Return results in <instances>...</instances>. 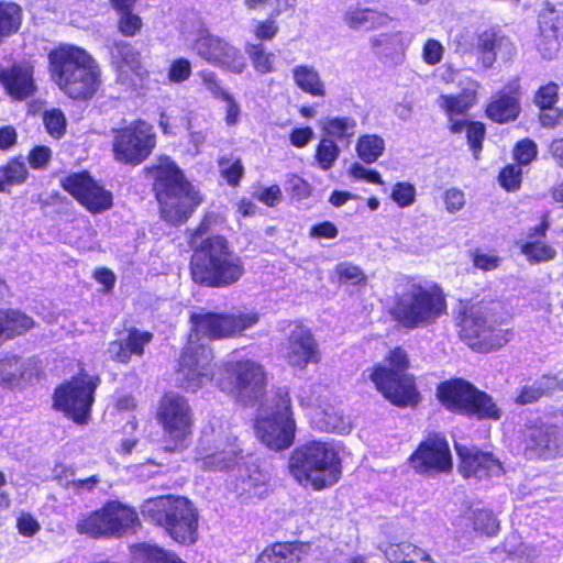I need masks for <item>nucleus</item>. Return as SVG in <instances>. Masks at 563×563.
<instances>
[{"instance_id":"69168bd1","label":"nucleus","mask_w":563,"mask_h":563,"mask_svg":"<svg viewBox=\"0 0 563 563\" xmlns=\"http://www.w3.org/2000/svg\"><path fill=\"white\" fill-rule=\"evenodd\" d=\"M558 99V86L549 84L541 87L536 95V103L542 109L551 108Z\"/></svg>"},{"instance_id":"a18cd8bd","label":"nucleus","mask_w":563,"mask_h":563,"mask_svg":"<svg viewBox=\"0 0 563 563\" xmlns=\"http://www.w3.org/2000/svg\"><path fill=\"white\" fill-rule=\"evenodd\" d=\"M358 157L367 164L376 162L385 151V141L377 134H365L356 143Z\"/></svg>"},{"instance_id":"423d86ee","label":"nucleus","mask_w":563,"mask_h":563,"mask_svg":"<svg viewBox=\"0 0 563 563\" xmlns=\"http://www.w3.org/2000/svg\"><path fill=\"white\" fill-rule=\"evenodd\" d=\"M445 307V297L440 287L408 280L397 295L391 313L404 327L415 329L434 322Z\"/></svg>"},{"instance_id":"052dcab7","label":"nucleus","mask_w":563,"mask_h":563,"mask_svg":"<svg viewBox=\"0 0 563 563\" xmlns=\"http://www.w3.org/2000/svg\"><path fill=\"white\" fill-rule=\"evenodd\" d=\"M522 170L517 165H507L499 174L500 185L508 191H515L520 187Z\"/></svg>"},{"instance_id":"9b49d317","label":"nucleus","mask_w":563,"mask_h":563,"mask_svg":"<svg viewBox=\"0 0 563 563\" xmlns=\"http://www.w3.org/2000/svg\"><path fill=\"white\" fill-rule=\"evenodd\" d=\"M217 382L221 390L247 402L262 395L266 385V375L258 363L232 354L222 362Z\"/></svg>"},{"instance_id":"412c9836","label":"nucleus","mask_w":563,"mask_h":563,"mask_svg":"<svg viewBox=\"0 0 563 563\" xmlns=\"http://www.w3.org/2000/svg\"><path fill=\"white\" fill-rule=\"evenodd\" d=\"M317 390L312 386H306L300 389L298 394V401L302 407L312 410V420L318 429L327 432L347 433L351 430V424L343 416L333 407L327 406L323 408V397L316 396Z\"/></svg>"},{"instance_id":"5701e85b","label":"nucleus","mask_w":563,"mask_h":563,"mask_svg":"<svg viewBox=\"0 0 563 563\" xmlns=\"http://www.w3.org/2000/svg\"><path fill=\"white\" fill-rule=\"evenodd\" d=\"M111 56L121 84L131 88L143 86L148 71L143 66L141 53L135 47L126 42H118L111 51Z\"/></svg>"},{"instance_id":"f8f14e48","label":"nucleus","mask_w":563,"mask_h":563,"mask_svg":"<svg viewBox=\"0 0 563 563\" xmlns=\"http://www.w3.org/2000/svg\"><path fill=\"white\" fill-rule=\"evenodd\" d=\"M438 397L450 411L475 416L479 419L498 420L501 409L494 399L463 379L442 383Z\"/></svg>"},{"instance_id":"7ed1b4c3","label":"nucleus","mask_w":563,"mask_h":563,"mask_svg":"<svg viewBox=\"0 0 563 563\" xmlns=\"http://www.w3.org/2000/svg\"><path fill=\"white\" fill-rule=\"evenodd\" d=\"M154 191L164 220L173 224L185 222L201 202L195 187L169 157L163 156L152 166Z\"/></svg>"},{"instance_id":"f3484780","label":"nucleus","mask_w":563,"mask_h":563,"mask_svg":"<svg viewBox=\"0 0 563 563\" xmlns=\"http://www.w3.org/2000/svg\"><path fill=\"white\" fill-rule=\"evenodd\" d=\"M157 420L162 424L170 450L186 445L191 435L192 412L188 400L176 393H167L157 408Z\"/></svg>"},{"instance_id":"b1692460","label":"nucleus","mask_w":563,"mask_h":563,"mask_svg":"<svg viewBox=\"0 0 563 563\" xmlns=\"http://www.w3.org/2000/svg\"><path fill=\"white\" fill-rule=\"evenodd\" d=\"M479 84L472 81L470 87L464 88L459 95H441L438 98V106L444 111L449 119L450 130L453 133H462L466 120L463 117L477 102V90Z\"/></svg>"},{"instance_id":"13d9d810","label":"nucleus","mask_w":563,"mask_h":563,"mask_svg":"<svg viewBox=\"0 0 563 563\" xmlns=\"http://www.w3.org/2000/svg\"><path fill=\"white\" fill-rule=\"evenodd\" d=\"M46 131L54 137H60L66 128V119L60 110L52 109L43 115Z\"/></svg>"},{"instance_id":"c9c22d12","label":"nucleus","mask_w":563,"mask_h":563,"mask_svg":"<svg viewBox=\"0 0 563 563\" xmlns=\"http://www.w3.org/2000/svg\"><path fill=\"white\" fill-rule=\"evenodd\" d=\"M291 76L295 85L305 93L312 97L325 96V84L313 66L297 65L291 69Z\"/></svg>"},{"instance_id":"2f4dec72","label":"nucleus","mask_w":563,"mask_h":563,"mask_svg":"<svg viewBox=\"0 0 563 563\" xmlns=\"http://www.w3.org/2000/svg\"><path fill=\"white\" fill-rule=\"evenodd\" d=\"M411 43V36L401 31L379 33L371 38L376 55L398 60Z\"/></svg>"},{"instance_id":"6e6552de","label":"nucleus","mask_w":563,"mask_h":563,"mask_svg":"<svg viewBox=\"0 0 563 563\" xmlns=\"http://www.w3.org/2000/svg\"><path fill=\"white\" fill-rule=\"evenodd\" d=\"M242 460L243 450L229 424L218 422L203 429L195 456L200 470L228 473L239 468Z\"/></svg>"},{"instance_id":"4468645a","label":"nucleus","mask_w":563,"mask_h":563,"mask_svg":"<svg viewBox=\"0 0 563 563\" xmlns=\"http://www.w3.org/2000/svg\"><path fill=\"white\" fill-rule=\"evenodd\" d=\"M139 525L134 509L120 503H108L101 509L82 516L77 525V531L90 537L121 536Z\"/></svg>"},{"instance_id":"72a5a7b5","label":"nucleus","mask_w":563,"mask_h":563,"mask_svg":"<svg viewBox=\"0 0 563 563\" xmlns=\"http://www.w3.org/2000/svg\"><path fill=\"white\" fill-rule=\"evenodd\" d=\"M306 554V547L300 543H274L266 547L255 563H299Z\"/></svg>"},{"instance_id":"4be33fe9","label":"nucleus","mask_w":563,"mask_h":563,"mask_svg":"<svg viewBox=\"0 0 563 563\" xmlns=\"http://www.w3.org/2000/svg\"><path fill=\"white\" fill-rule=\"evenodd\" d=\"M283 355L287 363L296 368L303 369L308 364H317L321 360L319 345L308 328L296 325L283 347Z\"/></svg>"},{"instance_id":"20e7f679","label":"nucleus","mask_w":563,"mask_h":563,"mask_svg":"<svg viewBox=\"0 0 563 563\" xmlns=\"http://www.w3.org/2000/svg\"><path fill=\"white\" fill-rule=\"evenodd\" d=\"M242 258L232 252L228 241L219 235L206 239L191 258V276L195 283L223 288L238 283L244 275Z\"/></svg>"},{"instance_id":"774afa93","label":"nucleus","mask_w":563,"mask_h":563,"mask_svg":"<svg viewBox=\"0 0 563 563\" xmlns=\"http://www.w3.org/2000/svg\"><path fill=\"white\" fill-rule=\"evenodd\" d=\"M16 528L22 536L32 537L38 532L41 526L32 515L22 512L16 519Z\"/></svg>"},{"instance_id":"7c9ffc66","label":"nucleus","mask_w":563,"mask_h":563,"mask_svg":"<svg viewBox=\"0 0 563 563\" xmlns=\"http://www.w3.org/2000/svg\"><path fill=\"white\" fill-rule=\"evenodd\" d=\"M151 339L152 334L150 332L130 330L125 335L109 344L108 354L114 361L126 363L132 354L141 355L144 345Z\"/></svg>"},{"instance_id":"e2e57ef3","label":"nucleus","mask_w":563,"mask_h":563,"mask_svg":"<svg viewBox=\"0 0 563 563\" xmlns=\"http://www.w3.org/2000/svg\"><path fill=\"white\" fill-rule=\"evenodd\" d=\"M537 153L536 143L526 139L517 143L514 150V157L519 165H528L536 158Z\"/></svg>"},{"instance_id":"8fccbe9b","label":"nucleus","mask_w":563,"mask_h":563,"mask_svg":"<svg viewBox=\"0 0 563 563\" xmlns=\"http://www.w3.org/2000/svg\"><path fill=\"white\" fill-rule=\"evenodd\" d=\"M521 252L531 263L548 262L556 256L553 246L540 240H530L521 245Z\"/></svg>"},{"instance_id":"e433bc0d","label":"nucleus","mask_w":563,"mask_h":563,"mask_svg":"<svg viewBox=\"0 0 563 563\" xmlns=\"http://www.w3.org/2000/svg\"><path fill=\"white\" fill-rule=\"evenodd\" d=\"M393 19L373 9H353L345 15L346 24L354 30L369 31L387 26Z\"/></svg>"},{"instance_id":"09e8293b","label":"nucleus","mask_w":563,"mask_h":563,"mask_svg":"<svg viewBox=\"0 0 563 563\" xmlns=\"http://www.w3.org/2000/svg\"><path fill=\"white\" fill-rule=\"evenodd\" d=\"M27 168L24 162L19 159L10 161L0 168V192L8 190L10 186H16L26 180Z\"/></svg>"},{"instance_id":"0e129e2a","label":"nucleus","mask_w":563,"mask_h":563,"mask_svg":"<svg viewBox=\"0 0 563 563\" xmlns=\"http://www.w3.org/2000/svg\"><path fill=\"white\" fill-rule=\"evenodd\" d=\"M443 53V45L434 38H429L423 45L422 58L426 64L433 66L442 60Z\"/></svg>"},{"instance_id":"4c0bfd02","label":"nucleus","mask_w":563,"mask_h":563,"mask_svg":"<svg viewBox=\"0 0 563 563\" xmlns=\"http://www.w3.org/2000/svg\"><path fill=\"white\" fill-rule=\"evenodd\" d=\"M324 137L349 142L356 133L357 122L352 117L329 115L319 123Z\"/></svg>"},{"instance_id":"1a4fd4ad","label":"nucleus","mask_w":563,"mask_h":563,"mask_svg":"<svg viewBox=\"0 0 563 563\" xmlns=\"http://www.w3.org/2000/svg\"><path fill=\"white\" fill-rule=\"evenodd\" d=\"M407 368V353L395 347L380 363L367 368L364 375L386 399L398 406H407L416 404L418 398L413 377L406 374Z\"/></svg>"},{"instance_id":"f704fd0d","label":"nucleus","mask_w":563,"mask_h":563,"mask_svg":"<svg viewBox=\"0 0 563 563\" xmlns=\"http://www.w3.org/2000/svg\"><path fill=\"white\" fill-rule=\"evenodd\" d=\"M34 321L20 310L0 309V345L32 329Z\"/></svg>"},{"instance_id":"aec40b11","label":"nucleus","mask_w":563,"mask_h":563,"mask_svg":"<svg viewBox=\"0 0 563 563\" xmlns=\"http://www.w3.org/2000/svg\"><path fill=\"white\" fill-rule=\"evenodd\" d=\"M410 464L419 473L451 470L452 457L448 441L438 433L429 434L411 454Z\"/></svg>"},{"instance_id":"3c124183","label":"nucleus","mask_w":563,"mask_h":563,"mask_svg":"<svg viewBox=\"0 0 563 563\" xmlns=\"http://www.w3.org/2000/svg\"><path fill=\"white\" fill-rule=\"evenodd\" d=\"M340 147L333 140L322 137L317 145L314 158L322 170H329L335 164L340 155Z\"/></svg>"},{"instance_id":"49530a36","label":"nucleus","mask_w":563,"mask_h":563,"mask_svg":"<svg viewBox=\"0 0 563 563\" xmlns=\"http://www.w3.org/2000/svg\"><path fill=\"white\" fill-rule=\"evenodd\" d=\"M22 22L21 8L12 2H0V42L19 31Z\"/></svg>"},{"instance_id":"680f3d73","label":"nucleus","mask_w":563,"mask_h":563,"mask_svg":"<svg viewBox=\"0 0 563 563\" xmlns=\"http://www.w3.org/2000/svg\"><path fill=\"white\" fill-rule=\"evenodd\" d=\"M190 75L191 63L187 58H176L170 63L167 74L169 81L180 84L186 81Z\"/></svg>"},{"instance_id":"864d4df0","label":"nucleus","mask_w":563,"mask_h":563,"mask_svg":"<svg viewBox=\"0 0 563 563\" xmlns=\"http://www.w3.org/2000/svg\"><path fill=\"white\" fill-rule=\"evenodd\" d=\"M23 364L15 356H7L0 361V383L15 384L23 376Z\"/></svg>"},{"instance_id":"c85d7f7f","label":"nucleus","mask_w":563,"mask_h":563,"mask_svg":"<svg viewBox=\"0 0 563 563\" xmlns=\"http://www.w3.org/2000/svg\"><path fill=\"white\" fill-rule=\"evenodd\" d=\"M519 82L511 81L505 89L496 92L486 108L487 115L495 122L505 123L515 120L520 112Z\"/></svg>"},{"instance_id":"338daca9","label":"nucleus","mask_w":563,"mask_h":563,"mask_svg":"<svg viewBox=\"0 0 563 563\" xmlns=\"http://www.w3.org/2000/svg\"><path fill=\"white\" fill-rule=\"evenodd\" d=\"M287 189L291 192L296 199H305L310 196V185L297 175H291L287 179Z\"/></svg>"},{"instance_id":"a878e982","label":"nucleus","mask_w":563,"mask_h":563,"mask_svg":"<svg viewBox=\"0 0 563 563\" xmlns=\"http://www.w3.org/2000/svg\"><path fill=\"white\" fill-rule=\"evenodd\" d=\"M0 82L14 100H24L36 90L33 67L27 63L15 64L0 70Z\"/></svg>"},{"instance_id":"a211bd4d","label":"nucleus","mask_w":563,"mask_h":563,"mask_svg":"<svg viewBox=\"0 0 563 563\" xmlns=\"http://www.w3.org/2000/svg\"><path fill=\"white\" fill-rule=\"evenodd\" d=\"M191 48L207 63L223 70L242 74L247 68L246 58L239 48L205 27L197 30Z\"/></svg>"},{"instance_id":"a19ab883","label":"nucleus","mask_w":563,"mask_h":563,"mask_svg":"<svg viewBox=\"0 0 563 563\" xmlns=\"http://www.w3.org/2000/svg\"><path fill=\"white\" fill-rule=\"evenodd\" d=\"M549 24H551L550 27H551L552 34L548 35L550 40H549L547 46H542V44H539V51L541 52L543 57L553 58V56L559 51L558 38H559L560 29L563 27V12L551 11L548 15L542 16V21H541L542 34L547 33L545 27Z\"/></svg>"},{"instance_id":"c03bdc74","label":"nucleus","mask_w":563,"mask_h":563,"mask_svg":"<svg viewBox=\"0 0 563 563\" xmlns=\"http://www.w3.org/2000/svg\"><path fill=\"white\" fill-rule=\"evenodd\" d=\"M504 547L505 551L519 563H534L540 554V550L536 545L523 542L517 534L507 537Z\"/></svg>"},{"instance_id":"473e14b6","label":"nucleus","mask_w":563,"mask_h":563,"mask_svg":"<svg viewBox=\"0 0 563 563\" xmlns=\"http://www.w3.org/2000/svg\"><path fill=\"white\" fill-rule=\"evenodd\" d=\"M384 555L389 563H438L426 549L408 541L388 544Z\"/></svg>"},{"instance_id":"bf43d9fd","label":"nucleus","mask_w":563,"mask_h":563,"mask_svg":"<svg viewBox=\"0 0 563 563\" xmlns=\"http://www.w3.org/2000/svg\"><path fill=\"white\" fill-rule=\"evenodd\" d=\"M221 176L232 186L242 177L243 166L239 158H221L219 162Z\"/></svg>"},{"instance_id":"0eeeda50","label":"nucleus","mask_w":563,"mask_h":563,"mask_svg":"<svg viewBox=\"0 0 563 563\" xmlns=\"http://www.w3.org/2000/svg\"><path fill=\"white\" fill-rule=\"evenodd\" d=\"M145 518L164 527L177 542L189 544L196 541L198 514L185 497L159 496L145 500L141 506Z\"/></svg>"},{"instance_id":"37998d69","label":"nucleus","mask_w":563,"mask_h":563,"mask_svg":"<svg viewBox=\"0 0 563 563\" xmlns=\"http://www.w3.org/2000/svg\"><path fill=\"white\" fill-rule=\"evenodd\" d=\"M466 519L472 523L475 532L487 537L497 534L500 529L498 518L492 510L486 508L472 509Z\"/></svg>"},{"instance_id":"de8ad7c7","label":"nucleus","mask_w":563,"mask_h":563,"mask_svg":"<svg viewBox=\"0 0 563 563\" xmlns=\"http://www.w3.org/2000/svg\"><path fill=\"white\" fill-rule=\"evenodd\" d=\"M245 52L252 62V66L261 75L275 71V54L268 52L262 44L247 43Z\"/></svg>"},{"instance_id":"393cba45","label":"nucleus","mask_w":563,"mask_h":563,"mask_svg":"<svg viewBox=\"0 0 563 563\" xmlns=\"http://www.w3.org/2000/svg\"><path fill=\"white\" fill-rule=\"evenodd\" d=\"M456 450L460 457L459 470L464 477L482 479L503 473L501 463L493 454L462 446H456Z\"/></svg>"},{"instance_id":"603ef678","label":"nucleus","mask_w":563,"mask_h":563,"mask_svg":"<svg viewBox=\"0 0 563 563\" xmlns=\"http://www.w3.org/2000/svg\"><path fill=\"white\" fill-rule=\"evenodd\" d=\"M334 274L339 283L350 284L354 286L365 285L367 282L364 271L350 262L339 263L334 268Z\"/></svg>"},{"instance_id":"39448f33","label":"nucleus","mask_w":563,"mask_h":563,"mask_svg":"<svg viewBox=\"0 0 563 563\" xmlns=\"http://www.w3.org/2000/svg\"><path fill=\"white\" fill-rule=\"evenodd\" d=\"M295 481L316 490L335 484L341 475L339 449L332 442L310 441L296 448L288 461Z\"/></svg>"},{"instance_id":"2eb2a0df","label":"nucleus","mask_w":563,"mask_h":563,"mask_svg":"<svg viewBox=\"0 0 563 563\" xmlns=\"http://www.w3.org/2000/svg\"><path fill=\"white\" fill-rule=\"evenodd\" d=\"M99 385L97 376L80 373L56 388L54 406L75 422L85 423L90 415L93 394Z\"/></svg>"},{"instance_id":"5fc2aeb1","label":"nucleus","mask_w":563,"mask_h":563,"mask_svg":"<svg viewBox=\"0 0 563 563\" xmlns=\"http://www.w3.org/2000/svg\"><path fill=\"white\" fill-rule=\"evenodd\" d=\"M245 5L253 10L260 7H269L271 18H277L287 11H294L297 0H244Z\"/></svg>"},{"instance_id":"f257e3e1","label":"nucleus","mask_w":563,"mask_h":563,"mask_svg":"<svg viewBox=\"0 0 563 563\" xmlns=\"http://www.w3.org/2000/svg\"><path fill=\"white\" fill-rule=\"evenodd\" d=\"M260 314L253 310H235L229 313L197 312L190 316L191 333L184 349L178 367V382L187 391H197L213 377L212 351L200 338L221 340L241 335L254 327Z\"/></svg>"},{"instance_id":"6ab92c4d","label":"nucleus","mask_w":563,"mask_h":563,"mask_svg":"<svg viewBox=\"0 0 563 563\" xmlns=\"http://www.w3.org/2000/svg\"><path fill=\"white\" fill-rule=\"evenodd\" d=\"M62 186L91 213H101L112 207V194L86 172L64 177Z\"/></svg>"},{"instance_id":"c756f323","label":"nucleus","mask_w":563,"mask_h":563,"mask_svg":"<svg viewBox=\"0 0 563 563\" xmlns=\"http://www.w3.org/2000/svg\"><path fill=\"white\" fill-rule=\"evenodd\" d=\"M527 451L540 457H555L563 451V437L555 427L531 429L527 440Z\"/></svg>"},{"instance_id":"bb28decb","label":"nucleus","mask_w":563,"mask_h":563,"mask_svg":"<svg viewBox=\"0 0 563 563\" xmlns=\"http://www.w3.org/2000/svg\"><path fill=\"white\" fill-rule=\"evenodd\" d=\"M474 47L485 68H490L498 56L508 58L515 51L512 42L494 30L478 33L474 40Z\"/></svg>"},{"instance_id":"79ce46f5","label":"nucleus","mask_w":563,"mask_h":563,"mask_svg":"<svg viewBox=\"0 0 563 563\" xmlns=\"http://www.w3.org/2000/svg\"><path fill=\"white\" fill-rule=\"evenodd\" d=\"M555 389L563 390V379L559 380L554 376H543L533 385L523 387L517 397V402L521 405L530 404Z\"/></svg>"},{"instance_id":"6e6d98bb","label":"nucleus","mask_w":563,"mask_h":563,"mask_svg":"<svg viewBox=\"0 0 563 563\" xmlns=\"http://www.w3.org/2000/svg\"><path fill=\"white\" fill-rule=\"evenodd\" d=\"M390 197L398 207H409L416 201V188L412 184L407 181L397 183L393 187Z\"/></svg>"},{"instance_id":"ea45409f","label":"nucleus","mask_w":563,"mask_h":563,"mask_svg":"<svg viewBox=\"0 0 563 563\" xmlns=\"http://www.w3.org/2000/svg\"><path fill=\"white\" fill-rule=\"evenodd\" d=\"M74 475V470L71 467H67L60 464L56 465L54 468V476L56 479H58L60 485L71 489L77 494L92 492L100 482L97 475H92L85 479H76Z\"/></svg>"},{"instance_id":"f03ea898","label":"nucleus","mask_w":563,"mask_h":563,"mask_svg":"<svg viewBox=\"0 0 563 563\" xmlns=\"http://www.w3.org/2000/svg\"><path fill=\"white\" fill-rule=\"evenodd\" d=\"M51 73L54 81L67 96L88 99L100 87V68L82 48L62 45L49 53Z\"/></svg>"},{"instance_id":"9d476101","label":"nucleus","mask_w":563,"mask_h":563,"mask_svg":"<svg viewBox=\"0 0 563 563\" xmlns=\"http://www.w3.org/2000/svg\"><path fill=\"white\" fill-rule=\"evenodd\" d=\"M254 432L261 443L273 451L286 450L294 443L296 423L287 390H279L273 399L262 405L254 422Z\"/></svg>"},{"instance_id":"cd10ccee","label":"nucleus","mask_w":563,"mask_h":563,"mask_svg":"<svg viewBox=\"0 0 563 563\" xmlns=\"http://www.w3.org/2000/svg\"><path fill=\"white\" fill-rule=\"evenodd\" d=\"M239 482L235 492L244 500L263 499L269 494V475L258 465L244 464L238 468Z\"/></svg>"},{"instance_id":"4d7b16f0","label":"nucleus","mask_w":563,"mask_h":563,"mask_svg":"<svg viewBox=\"0 0 563 563\" xmlns=\"http://www.w3.org/2000/svg\"><path fill=\"white\" fill-rule=\"evenodd\" d=\"M466 137L471 150L473 151L474 157L478 158V153L482 150V142L485 136V126L481 122H468L464 125Z\"/></svg>"},{"instance_id":"58836bf2","label":"nucleus","mask_w":563,"mask_h":563,"mask_svg":"<svg viewBox=\"0 0 563 563\" xmlns=\"http://www.w3.org/2000/svg\"><path fill=\"white\" fill-rule=\"evenodd\" d=\"M136 0H111L112 7L119 14L118 27L124 36H134L142 29L141 18L132 13Z\"/></svg>"},{"instance_id":"ddd939ff","label":"nucleus","mask_w":563,"mask_h":563,"mask_svg":"<svg viewBox=\"0 0 563 563\" xmlns=\"http://www.w3.org/2000/svg\"><path fill=\"white\" fill-rule=\"evenodd\" d=\"M112 133L113 157L122 164L140 165L156 146L154 126L141 119L114 129Z\"/></svg>"},{"instance_id":"dca6fc26","label":"nucleus","mask_w":563,"mask_h":563,"mask_svg":"<svg viewBox=\"0 0 563 563\" xmlns=\"http://www.w3.org/2000/svg\"><path fill=\"white\" fill-rule=\"evenodd\" d=\"M461 338L468 346L481 353H488L506 345L512 338V332L503 327H496L479 308H471L461 320Z\"/></svg>"}]
</instances>
